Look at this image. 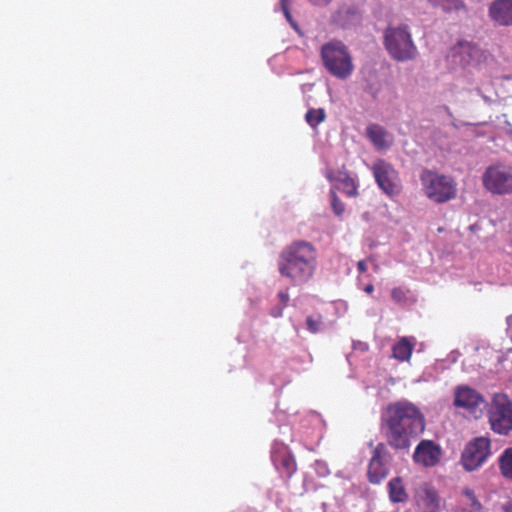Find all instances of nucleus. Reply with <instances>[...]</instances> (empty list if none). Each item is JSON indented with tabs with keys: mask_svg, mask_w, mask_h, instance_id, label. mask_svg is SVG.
Wrapping results in <instances>:
<instances>
[{
	"mask_svg": "<svg viewBox=\"0 0 512 512\" xmlns=\"http://www.w3.org/2000/svg\"><path fill=\"white\" fill-rule=\"evenodd\" d=\"M281 8H282V11L284 13V16L285 18L287 19V21L289 23H291L292 26H296L294 21H293V18L291 16V13L289 11V7H288V0H281Z\"/></svg>",
	"mask_w": 512,
	"mask_h": 512,
	"instance_id": "cd10ccee",
	"label": "nucleus"
},
{
	"mask_svg": "<svg viewBox=\"0 0 512 512\" xmlns=\"http://www.w3.org/2000/svg\"><path fill=\"white\" fill-rule=\"evenodd\" d=\"M432 5L441 7L449 12L452 10H460L465 7L462 0H428Z\"/></svg>",
	"mask_w": 512,
	"mask_h": 512,
	"instance_id": "b1692460",
	"label": "nucleus"
},
{
	"mask_svg": "<svg viewBox=\"0 0 512 512\" xmlns=\"http://www.w3.org/2000/svg\"><path fill=\"white\" fill-rule=\"evenodd\" d=\"M441 449L431 440H422L416 447L413 459L424 467H432L439 463Z\"/></svg>",
	"mask_w": 512,
	"mask_h": 512,
	"instance_id": "f8f14e48",
	"label": "nucleus"
},
{
	"mask_svg": "<svg viewBox=\"0 0 512 512\" xmlns=\"http://www.w3.org/2000/svg\"><path fill=\"white\" fill-rule=\"evenodd\" d=\"M373 175L380 189L389 197L401 192L398 172L385 160H378L372 166Z\"/></svg>",
	"mask_w": 512,
	"mask_h": 512,
	"instance_id": "1a4fd4ad",
	"label": "nucleus"
},
{
	"mask_svg": "<svg viewBox=\"0 0 512 512\" xmlns=\"http://www.w3.org/2000/svg\"><path fill=\"white\" fill-rule=\"evenodd\" d=\"M310 1L312 3H314L315 5L324 6V5L329 4L332 0H310Z\"/></svg>",
	"mask_w": 512,
	"mask_h": 512,
	"instance_id": "2f4dec72",
	"label": "nucleus"
},
{
	"mask_svg": "<svg viewBox=\"0 0 512 512\" xmlns=\"http://www.w3.org/2000/svg\"><path fill=\"white\" fill-rule=\"evenodd\" d=\"M478 49L472 43L461 41L453 47L452 58L453 61L461 66L469 65L476 57Z\"/></svg>",
	"mask_w": 512,
	"mask_h": 512,
	"instance_id": "f3484780",
	"label": "nucleus"
},
{
	"mask_svg": "<svg viewBox=\"0 0 512 512\" xmlns=\"http://www.w3.org/2000/svg\"><path fill=\"white\" fill-rule=\"evenodd\" d=\"M507 134L512 138V127L507 130Z\"/></svg>",
	"mask_w": 512,
	"mask_h": 512,
	"instance_id": "f704fd0d",
	"label": "nucleus"
},
{
	"mask_svg": "<svg viewBox=\"0 0 512 512\" xmlns=\"http://www.w3.org/2000/svg\"><path fill=\"white\" fill-rule=\"evenodd\" d=\"M326 119V113L323 108L309 109L305 114L306 122L312 127L316 128L320 123L324 122Z\"/></svg>",
	"mask_w": 512,
	"mask_h": 512,
	"instance_id": "4be33fe9",
	"label": "nucleus"
},
{
	"mask_svg": "<svg viewBox=\"0 0 512 512\" xmlns=\"http://www.w3.org/2000/svg\"><path fill=\"white\" fill-rule=\"evenodd\" d=\"M490 454V440L486 437H477L465 446L461 455V464L466 471H474L487 460Z\"/></svg>",
	"mask_w": 512,
	"mask_h": 512,
	"instance_id": "6e6552de",
	"label": "nucleus"
},
{
	"mask_svg": "<svg viewBox=\"0 0 512 512\" xmlns=\"http://www.w3.org/2000/svg\"><path fill=\"white\" fill-rule=\"evenodd\" d=\"M499 468L505 478L512 480V447L502 452L499 457Z\"/></svg>",
	"mask_w": 512,
	"mask_h": 512,
	"instance_id": "412c9836",
	"label": "nucleus"
},
{
	"mask_svg": "<svg viewBox=\"0 0 512 512\" xmlns=\"http://www.w3.org/2000/svg\"><path fill=\"white\" fill-rule=\"evenodd\" d=\"M388 451L384 443H378L368 465V480L372 484H379L388 475Z\"/></svg>",
	"mask_w": 512,
	"mask_h": 512,
	"instance_id": "9b49d317",
	"label": "nucleus"
},
{
	"mask_svg": "<svg viewBox=\"0 0 512 512\" xmlns=\"http://www.w3.org/2000/svg\"><path fill=\"white\" fill-rule=\"evenodd\" d=\"M318 265L316 247L308 241L296 240L279 253L277 267L282 277L294 286L306 284L314 276Z\"/></svg>",
	"mask_w": 512,
	"mask_h": 512,
	"instance_id": "f03ea898",
	"label": "nucleus"
},
{
	"mask_svg": "<svg viewBox=\"0 0 512 512\" xmlns=\"http://www.w3.org/2000/svg\"><path fill=\"white\" fill-rule=\"evenodd\" d=\"M326 178L330 182H339L343 185V192L348 197H355L358 195L357 185L353 178L350 177L348 172L343 168L334 172L333 170H327L325 172Z\"/></svg>",
	"mask_w": 512,
	"mask_h": 512,
	"instance_id": "dca6fc26",
	"label": "nucleus"
},
{
	"mask_svg": "<svg viewBox=\"0 0 512 512\" xmlns=\"http://www.w3.org/2000/svg\"><path fill=\"white\" fill-rule=\"evenodd\" d=\"M384 46L397 61H408L416 57L417 48L407 25L389 26L384 32Z\"/></svg>",
	"mask_w": 512,
	"mask_h": 512,
	"instance_id": "20e7f679",
	"label": "nucleus"
},
{
	"mask_svg": "<svg viewBox=\"0 0 512 512\" xmlns=\"http://www.w3.org/2000/svg\"><path fill=\"white\" fill-rule=\"evenodd\" d=\"M365 134L373 146L379 151L386 150L392 145V139L388 131L379 124H369Z\"/></svg>",
	"mask_w": 512,
	"mask_h": 512,
	"instance_id": "2eb2a0df",
	"label": "nucleus"
},
{
	"mask_svg": "<svg viewBox=\"0 0 512 512\" xmlns=\"http://www.w3.org/2000/svg\"><path fill=\"white\" fill-rule=\"evenodd\" d=\"M365 292L367 293H372L373 290H374V286L372 284H368L366 287H365Z\"/></svg>",
	"mask_w": 512,
	"mask_h": 512,
	"instance_id": "473e14b6",
	"label": "nucleus"
},
{
	"mask_svg": "<svg viewBox=\"0 0 512 512\" xmlns=\"http://www.w3.org/2000/svg\"><path fill=\"white\" fill-rule=\"evenodd\" d=\"M506 511L507 512H512V503L507 507Z\"/></svg>",
	"mask_w": 512,
	"mask_h": 512,
	"instance_id": "c9c22d12",
	"label": "nucleus"
},
{
	"mask_svg": "<svg viewBox=\"0 0 512 512\" xmlns=\"http://www.w3.org/2000/svg\"><path fill=\"white\" fill-rule=\"evenodd\" d=\"M453 404L457 408L466 410L475 418H478L486 407V401L483 395L466 385L457 386L455 388Z\"/></svg>",
	"mask_w": 512,
	"mask_h": 512,
	"instance_id": "9d476101",
	"label": "nucleus"
},
{
	"mask_svg": "<svg viewBox=\"0 0 512 512\" xmlns=\"http://www.w3.org/2000/svg\"><path fill=\"white\" fill-rule=\"evenodd\" d=\"M507 323L509 326L512 325V315L507 318Z\"/></svg>",
	"mask_w": 512,
	"mask_h": 512,
	"instance_id": "72a5a7b5",
	"label": "nucleus"
},
{
	"mask_svg": "<svg viewBox=\"0 0 512 512\" xmlns=\"http://www.w3.org/2000/svg\"><path fill=\"white\" fill-rule=\"evenodd\" d=\"M307 328L311 333H317L320 330L322 324L321 319H314L312 316H308L306 319Z\"/></svg>",
	"mask_w": 512,
	"mask_h": 512,
	"instance_id": "bb28decb",
	"label": "nucleus"
},
{
	"mask_svg": "<svg viewBox=\"0 0 512 512\" xmlns=\"http://www.w3.org/2000/svg\"><path fill=\"white\" fill-rule=\"evenodd\" d=\"M483 186L498 195L512 194V166H489L482 176Z\"/></svg>",
	"mask_w": 512,
	"mask_h": 512,
	"instance_id": "0eeeda50",
	"label": "nucleus"
},
{
	"mask_svg": "<svg viewBox=\"0 0 512 512\" xmlns=\"http://www.w3.org/2000/svg\"><path fill=\"white\" fill-rule=\"evenodd\" d=\"M488 15L499 26H512V0H494L489 5Z\"/></svg>",
	"mask_w": 512,
	"mask_h": 512,
	"instance_id": "ddd939ff",
	"label": "nucleus"
},
{
	"mask_svg": "<svg viewBox=\"0 0 512 512\" xmlns=\"http://www.w3.org/2000/svg\"><path fill=\"white\" fill-rule=\"evenodd\" d=\"M425 195L435 203H445L457 195V183L451 176L431 170H424L420 175Z\"/></svg>",
	"mask_w": 512,
	"mask_h": 512,
	"instance_id": "39448f33",
	"label": "nucleus"
},
{
	"mask_svg": "<svg viewBox=\"0 0 512 512\" xmlns=\"http://www.w3.org/2000/svg\"><path fill=\"white\" fill-rule=\"evenodd\" d=\"M424 428L423 414L408 401L388 404L381 416V430L387 443L396 450L409 448L411 439L421 434Z\"/></svg>",
	"mask_w": 512,
	"mask_h": 512,
	"instance_id": "f257e3e1",
	"label": "nucleus"
},
{
	"mask_svg": "<svg viewBox=\"0 0 512 512\" xmlns=\"http://www.w3.org/2000/svg\"><path fill=\"white\" fill-rule=\"evenodd\" d=\"M284 309V306L278 305L271 310V315L275 318L281 317L283 315Z\"/></svg>",
	"mask_w": 512,
	"mask_h": 512,
	"instance_id": "c756f323",
	"label": "nucleus"
},
{
	"mask_svg": "<svg viewBox=\"0 0 512 512\" xmlns=\"http://www.w3.org/2000/svg\"><path fill=\"white\" fill-rule=\"evenodd\" d=\"M331 195V206L336 216H342L345 212V205L336 194L335 188L330 191Z\"/></svg>",
	"mask_w": 512,
	"mask_h": 512,
	"instance_id": "393cba45",
	"label": "nucleus"
},
{
	"mask_svg": "<svg viewBox=\"0 0 512 512\" xmlns=\"http://www.w3.org/2000/svg\"><path fill=\"white\" fill-rule=\"evenodd\" d=\"M486 407L491 430L499 435H508L512 431V401L508 395L495 393Z\"/></svg>",
	"mask_w": 512,
	"mask_h": 512,
	"instance_id": "423d86ee",
	"label": "nucleus"
},
{
	"mask_svg": "<svg viewBox=\"0 0 512 512\" xmlns=\"http://www.w3.org/2000/svg\"><path fill=\"white\" fill-rule=\"evenodd\" d=\"M357 269L360 273H365L367 271V265H366V262L364 260H360L358 263H357Z\"/></svg>",
	"mask_w": 512,
	"mask_h": 512,
	"instance_id": "7c9ffc66",
	"label": "nucleus"
},
{
	"mask_svg": "<svg viewBox=\"0 0 512 512\" xmlns=\"http://www.w3.org/2000/svg\"><path fill=\"white\" fill-rule=\"evenodd\" d=\"M277 297H278V299L280 301L279 305L287 307L289 299H290L288 291L287 290H282V291L278 292Z\"/></svg>",
	"mask_w": 512,
	"mask_h": 512,
	"instance_id": "c85d7f7f",
	"label": "nucleus"
},
{
	"mask_svg": "<svg viewBox=\"0 0 512 512\" xmlns=\"http://www.w3.org/2000/svg\"><path fill=\"white\" fill-rule=\"evenodd\" d=\"M408 290L403 287H395L391 291V298L397 304H405L407 302Z\"/></svg>",
	"mask_w": 512,
	"mask_h": 512,
	"instance_id": "a878e982",
	"label": "nucleus"
},
{
	"mask_svg": "<svg viewBox=\"0 0 512 512\" xmlns=\"http://www.w3.org/2000/svg\"><path fill=\"white\" fill-rule=\"evenodd\" d=\"M417 500L423 512H439L441 499L434 487L423 483L417 490Z\"/></svg>",
	"mask_w": 512,
	"mask_h": 512,
	"instance_id": "4468645a",
	"label": "nucleus"
},
{
	"mask_svg": "<svg viewBox=\"0 0 512 512\" xmlns=\"http://www.w3.org/2000/svg\"><path fill=\"white\" fill-rule=\"evenodd\" d=\"M413 344L406 338H401L392 347V356L399 361H408L411 358Z\"/></svg>",
	"mask_w": 512,
	"mask_h": 512,
	"instance_id": "aec40b11",
	"label": "nucleus"
},
{
	"mask_svg": "<svg viewBox=\"0 0 512 512\" xmlns=\"http://www.w3.org/2000/svg\"><path fill=\"white\" fill-rule=\"evenodd\" d=\"M277 469L283 471L287 477H291L296 471V462L294 457L287 451L277 453L273 457Z\"/></svg>",
	"mask_w": 512,
	"mask_h": 512,
	"instance_id": "6ab92c4d",
	"label": "nucleus"
},
{
	"mask_svg": "<svg viewBox=\"0 0 512 512\" xmlns=\"http://www.w3.org/2000/svg\"><path fill=\"white\" fill-rule=\"evenodd\" d=\"M321 60L325 69L337 79L345 80L354 71L353 59L348 47L339 40H331L321 47Z\"/></svg>",
	"mask_w": 512,
	"mask_h": 512,
	"instance_id": "7ed1b4c3",
	"label": "nucleus"
},
{
	"mask_svg": "<svg viewBox=\"0 0 512 512\" xmlns=\"http://www.w3.org/2000/svg\"><path fill=\"white\" fill-rule=\"evenodd\" d=\"M463 494L467 497L469 503H467L466 506L461 507L459 512H481L482 506L477 500L474 492L469 488H465L463 490Z\"/></svg>",
	"mask_w": 512,
	"mask_h": 512,
	"instance_id": "5701e85b",
	"label": "nucleus"
},
{
	"mask_svg": "<svg viewBox=\"0 0 512 512\" xmlns=\"http://www.w3.org/2000/svg\"><path fill=\"white\" fill-rule=\"evenodd\" d=\"M389 500L392 503H405L408 500V493L401 477L390 479L387 484Z\"/></svg>",
	"mask_w": 512,
	"mask_h": 512,
	"instance_id": "a211bd4d",
	"label": "nucleus"
}]
</instances>
